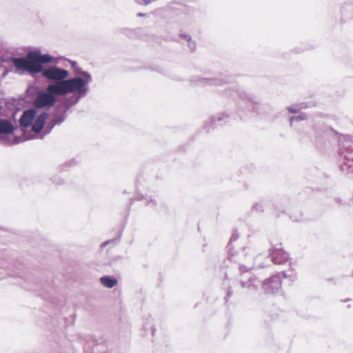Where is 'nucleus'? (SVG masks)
<instances>
[{
  "mask_svg": "<svg viewBox=\"0 0 353 353\" xmlns=\"http://www.w3.org/2000/svg\"><path fill=\"white\" fill-rule=\"evenodd\" d=\"M36 112L34 110L25 111L21 115L19 122L23 128H27L32 125V130L35 132H39L43 127L48 117L47 113H42L35 119Z\"/></svg>",
  "mask_w": 353,
  "mask_h": 353,
  "instance_id": "7ed1b4c3",
  "label": "nucleus"
},
{
  "mask_svg": "<svg viewBox=\"0 0 353 353\" xmlns=\"http://www.w3.org/2000/svg\"><path fill=\"white\" fill-rule=\"evenodd\" d=\"M56 85V82L49 84L46 91H40L38 92L34 105L36 108H50L53 106L57 101V96L61 94L55 91L52 88Z\"/></svg>",
  "mask_w": 353,
  "mask_h": 353,
  "instance_id": "20e7f679",
  "label": "nucleus"
},
{
  "mask_svg": "<svg viewBox=\"0 0 353 353\" xmlns=\"http://www.w3.org/2000/svg\"><path fill=\"white\" fill-rule=\"evenodd\" d=\"M271 254L272 260L276 264L285 263L288 259V254L282 250L274 251Z\"/></svg>",
  "mask_w": 353,
  "mask_h": 353,
  "instance_id": "6e6552de",
  "label": "nucleus"
},
{
  "mask_svg": "<svg viewBox=\"0 0 353 353\" xmlns=\"http://www.w3.org/2000/svg\"><path fill=\"white\" fill-rule=\"evenodd\" d=\"M145 14L141 13V12H139V13H138V14H137V16H138V17H143V16H145Z\"/></svg>",
  "mask_w": 353,
  "mask_h": 353,
  "instance_id": "4468645a",
  "label": "nucleus"
},
{
  "mask_svg": "<svg viewBox=\"0 0 353 353\" xmlns=\"http://www.w3.org/2000/svg\"><path fill=\"white\" fill-rule=\"evenodd\" d=\"M184 38L189 43V47L192 49L194 48L195 43L191 41V37L190 35H185Z\"/></svg>",
  "mask_w": 353,
  "mask_h": 353,
  "instance_id": "f8f14e48",
  "label": "nucleus"
},
{
  "mask_svg": "<svg viewBox=\"0 0 353 353\" xmlns=\"http://www.w3.org/2000/svg\"><path fill=\"white\" fill-rule=\"evenodd\" d=\"M136 1L139 2V0H136Z\"/></svg>",
  "mask_w": 353,
  "mask_h": 353,
  "instance_id": "2eb2a0df",
  "label": "nucleus"
},
{
  "mask_svg": "<svg viewBox=\"0 0 353 353\" xmlns=\"http://www.w3.org/2000/svg\"><path fill=\"white\" fill-rule=\"evenodd\" d=\"M52 57L49 54H42L39 50L28 52L25 57L12 59L14 66L21 71L28 72L30 74L42 72V75L52 81H62L68 77V71L65 69L50 66L43 69L42 63L51 62Z\"/></svg>",
  "mask_w": 353,
  "mask_h": 353,
  "instance_id": "f257e3e1",
  "label": "nucleus"
},
{
  "mask_svg": "<svg viewBox=\"0 0 353 353\" xmlns=\"http://www.w3.org/2000/svg\"><path fill=\"white\" fill-rule=\"evenodd\" d=\"M240 258L236 261L240 265V269L241 271H248L251 270L254 266L252 257L251 256H245L243 252L240 253Z\"/></svg>",
  "mask_w": 353,
  "mask_h": 353,
  "instance_id": "423d86ee",
  "label": "nucleus"
},
{
  "mask_svg": "<svg viewBox=\"0 0 353 353\" xmlns=\"http://www.w3.org/2000/svg\"><path fill=\"white\" fill-rule=\"evenodd\" d=\"M154 1L155 0H141L142 3L145 5L149 4Z\"/></svg>",
  "mask_w": 353,
  "mask_h": 353,
  "instance_id": "ddd939ff",
  "label": "nucleus"
},
{
  "mask_svg": "<svg viewBox=\"0 0 353 353\" xmlns=\"http://www.w3.org/2000/svg\"><path fill=\"white\" fill-rule=\"evenodd\" d=\"M307 119V115L305 113H301L296 117H293L290 119V125H292L294 121H300Z\"/></svg>",
  "mask_w": 353,
  "mask_h": 353,
  "instance_id": "9b49d317",
  "label": "nucleus"
},
{
  "mask_svg": "<svg viewBox=\"0 0 353 353\" xmlns=\"http://www.w3.org/2000/svg\"><path fill=\"white\" fill-rule=\"evenodd\" d=\"M100 281L104 287L108 288L114 287L117 283V280L110 276H102Z\"/></svg>",
  "mask_w": 353,
  "mask_h": 353,
  "instance_id": "1a4fd4ad",
  "label": "nucleus"
},
{
  "mask_svg": "<svg viewBox=\"0 0 353 353\" xmlns=\"http://www.w3.org/2000/svg\"><path fill=\"white\" fill-rule=\"evenodd\" d=\"M281 283L279 276H275L265 281V290L268 293H276L281 288Z\"/></svg>",
  "mask_w": 353,
  "mask_h": 353,
  "instance_id": "39448f33",
  "label": "nucleus"
},
{
  "mask_svg": "<svg viewBox=\"0 0 353 353\" xmlns=\"http://www.w3.org/2000/svg\"><path fill=\"white\" fill-rule=\"evenodd\" d=\"M307 106L305 103L294 104L287 108L288 110L291 113H296L299 110L305 108Z\"/></svg>",
  "mask_w": 353,
  "mask_h": 353,
  "instance_id": "9d476101",
  "label": "nucleus"
},
{
  "mask_svg": "<svg viewBox=\"0 0 353 353\" xmlns=\"http://www.w3.org/2000/svg\"><path fill=\"white\" fill-rule=\"evenodd\" d=\"M92 81V75L85 71H80L77 76L62 81L56 82L53 89L61 94H73L77 102L81 98L85 97L90 91V84Z\"/></svg>",
  "mask_w": 353,
  "mask_h": 353,
  "instance_id": "f03ea898",
  "label": "nucleus"
},
{
  "mask_svg": "<svg viewBox=\"0 0 353 353\" xmlns=\"http://www.w3.org/2000/svg\"><path fill=\"white\" fill-rule=\"evenodd\" d=\"M13 131V127L12 124L6 121L0 120V142L6 143L3 138L5 134L10 133Z\"/></svg>",
  "mask_w": 353,
  "mask_h": 353,
  "instance_id": "0eeeda50",
  "label": "nucleus"
}]
</instances>
